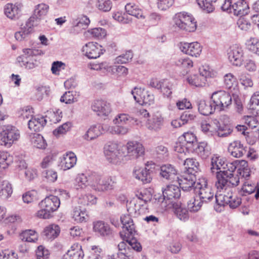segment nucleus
Wrapping results in <instances>:
<instances>
[{
    "instance_id": "62",
    "label": "nucleus",
    "mask_w": 259,
    "mask_h": 259,
    "mask_svg": "<svg viewBox=\"0 0 259 259\" xmlns=\"http://www.w3.org/2000/svg\"><path fill=\"white\" fill-rule=\"evenodd\" d=\"M178 65L185 69H189L193 67V61L189 58L180 59L178 62Z\"/></svg>"
},
{
    "instance_id": "61",
    "label": "nucleus",
    "mask_w": 259,
    "mask_h": 259,
    "mask_svg": "<svg viewBox=\"0 0 259 259\" xmlns=\"http://www.w3.org/2000/svg\"><path fill=\"white\" fill-rule=\"evenodd\" d=\"M28 27V29H22L21 31L16 32L15 34V37L17 40L22 41L25 39L30 34L31 30Z\"/></svg>"
},
{
    "instance_id": "33",
    "label": "nucleus",
    "mask_w": 259,
    "mask_h": 259,
    "mask_svg": "<svg viewBox=\"0 0 259 259\" xmlns=\"http://www.w3.org/2000/svg\"><path fill=\"white\" fill-rule=\"evenodd\" d=\"M72 215L74 221L77 223L85 222L88 219V215L85 209H82L80 206L74 207Z\"/></svg>"
},
{
    "instance_id": "47",
    "label": "nucleus",
    "mask_w": 259,
    "mask_h": 259,
    "mask_svg": "<svg viewBox=\"0 0 259 259\" xmlns=\"http://www.w3.org/2000/svg\"><path fill=\"white\" fill-rule=\"evenodd\" d=\"M88 32L92 36L99 39L104 38L106 35V30L101 27L90 29L88 30Z\"/></svg>"
},
{
    "instance_id": "60",
    "label": "nucleus",
    "mask_w": 259,
    "mask_h": 259,
    "mask_svg": "<svg viewBox=\"0 0 259 259\" xmlns=\"http://www.w3.org/2000/svg\"><path fill=\"white\" fill-rule=\"evenodd\" d=\"M53 211L45 208H40V209L38 210L37 213V216L41 219H49L52 217H53Z\"/></svg>"
},
{
    "instance_id": "25",
    "label": "nucleus",
    "mask_w": 259,
    "mask_h": 259,
    "mask_svg": "<svg viewBox=\"0 0 259 259\" xmlns=\"http://www.w3.org/2000/svg\"><path fill=\"white\" fill-rule=\"evenodd\" d=\"M21 5L16 4H7L4 8V13L6 16L11 19H18L21 13Z\"/></svg>"
},
{
    "instance_id": "8",
    "label": "nucleus",
    "mask_w": 259,
    "mask_h": 259,
    "mask_svg": "<svg viewBox=\"0 0 259 259\" xmlns=\"http://www.w3.org/2000/svg\"><path fill=\"white\" fill-rule=\"evenodd\" d=\"M217 181L215 184V187L217 189L215 194L221 190L225 189L226 190L228 183L231 184L233 186H237L239 183V179H238L235 182L233 181V174L231 171L227 170L220 171L216 172Z\"/></svg>"
},
{
    "instance_id": "38",
    "label": "nucleus",
    "mask_w": 259,
    "mask_h": 259,
    "mask_svg": "<svg viewBox=\"0 0 259 259\" xmlns=\"http://www.w3.org/2000/svg\"><path fill=\"white\" fill-rule=\"evenodd\" d=\"M219 126H218V130L215 132L219 137H225L229 135L233 131V128L230 124H225L223 122L218 121Z\"/></svg>"
},
{
    "instance_id": "31",
    "label": "nucleus",
    "mask_w": 259,
    "mask_h": 259,
    "mask_svg": "<svg viewBox=\"0 0 259 259\" xmlns=\"http://www.w3.org/2000/svg\"><path fill=\"white\" fill-rule=\"evenodd\" d=\"M103 128L101 124L92 126L84 135V139L87 140H93L102 134Z\"/></svg>"
},
{
    "instance_id": "57",
    "label": "nucleus",
    "mask_w": 259,
    "mask_h": 259,
    "mask_svg": "<svg viewBox=\"0 0 259 259\" xmlns=\"http://www.w3.org/2000/svg\"><path fill=\"white\" fill-rule=\"evenodd\" d=\"M236 78L231 74H227L224 76V83L226 88L231 89L233 87L234 84H236Z\"/></svg>"
},
{
    "instance_id": "23",
    "label": "nucleus",
    "mask_w": 259,
    "mask_h": 259,
    "mask_svg": "<svg viewBox=\"0 0 259 259\" xmlns=\"http://www.w3.org/2000/svg\"><path fill=\"white\" fill-rule=\"evenodd\" d=\"M198 110L199 113L204 116L209 115L214 112V104L210 100L209 101L204 100H200L197 102Z\"/></svg>"
},
{
    "instance_id": "21",
    "label": "nucleus",
    "mask_w": 259,
    "mask_h": 259,
    "mask_svg": "<svg viewBox=\"0 0 259 259\" xmlns=\"http://www.w3.org/2000/svg\"><path fill=\"white\" fill-rule=\"evenodd\" d=\"M93 230L98 235L102 237H109L112 234L109 225L101 221L94 223Z\"/></svg>"
},
{
    "instance_id": "4",
    "label": "nucleus",
    "mask_w": 259,
    "mask_h": 259,
    "mask_svg": "<svg viewBox=\"0 0 259 259\" xmlns=\"http://www.w3.org/2000/svg\"><path fill=\"white\" fill-rule=\"evenodd\" d=\"M44 54L40 50L24 49L23 54L17 58V61L21 67L28 70L32 69L40 65L39 56Z\"/></svg>"
},
{
    "instance_id": "63",
    "label": "nucleus",
    "mask_w": 259,
    "mask_h": 259,
    "mask_svg": "<svg viewBox=\"0 0 259 259\" xmlns=\"http://www.w3.org/2000/svg\"><path fill=\"white\" fill-rule=\"evenodd\" d=\"M42 176L51 182H55L57 179V174L52 170H45L42 172Z\"/></svg>"
},
{
    "instance_id": "52",
    "label": "nucleus",
    "mask_w": 259,
    "mask_h": 259,
    "mask_svg": "<svg viewBox=\"0 0 259 259\" xmlns=\"http://www.w3.org/2000/svg\"><path fill=\"white\" fill-rule=\"evenodd\" d=\"M60 102L66 104H71L77 101L76 98H74L72 92H66L61 97Z\"/></svg>"
},
{
    "instance_id": "41",
    "label": "nucleus",
    "mask_w": 259,
    "mask_h": 259,
    "mask_svg": "<svg viewBox=\"0 0 259 259\" xmlns=\"http://www.w3.org/2000/svg\"><path fill=\"white\" fill-rule=\"evenodd\" d=\"M6 133L9 137L11 138V140L13 144L17 141L20 138L19 131L14 126L8 125L5 129Z\"/></svg>"
},
{
    "instance_id": "44",
    "label": "nucleus",
    "mask_w": 259,
    "mask_h": 259,
    "mask_svg": "<svg viewBox=\"0 0 259 259\" xmlns=\"http://www.w3.org/2000/svg\"><path fill=\"white\" fill-rule=\"evenodd\" d=\"M238 79L241 83L245 87H252L253 85L250 75L246 72L239 73Z\"/></svg>"
},
{
    "instance_id": "3",
    "label": "nucleus",
    "mask_w": 259,
    "mask_h": 259,
    "mask_svg": "<svg viewBox=\"0 0 259 259\" xmlns=\"http://www.w3.org/2000/svg\"><path fill=\"white\" fill-rule=\"evenodd\" d=\"M120 221L123 231L120 233L121 238L126 240L132 249L138 252L141 251L142 247L135 236L138 233L131 216L129 214L122 215L120 217Z\"/></svg>"
},
{
    "instance_id": "1",
    "label": "nucleus",
    "mask_w": 259,
    "mask_h": 259,
    "mask_svg": "<svg viewBox=\"0 0 259 259\" xmlns=\"http://www.w3.org/2000/svg\"><path fill=\"white\" fill-rule=\"evenodd\" d=\"M76 182L75 188L76 190H89L91 188L98 192L113 189L114 183L111 178L102 179L101 176L96 172H92L88 176L83 174L79 175Z\"/></svg>"
},
{
    "instance_id": "24",
    "label": "nucleus",
    "mask_w": 259,
    "mask_h": 259,
    "mask_svg": "<svg viewBox=\"0 0 259 259\" xmlns=\"http://www.w3.org/2000/svg\"><path fill=\"white\" fill-rule=\"evenodd\" d=\"M228 150L232 156L239 158L246 153L247 147H243L240 141H235L230 144Z\"/></svg>"
},
{
    "instance_id": "34",
    "label": "nucleus",
    "mask_w": 259,
    "mask_h": 259,
    "mask_svg": "<svg viewBox=\"0 0 259 259\" xmlns=\"http://www.w3.org/2000/svg\"><path fill=\"white\" fill-rule=\"evenodd\" d=\"M90 23L89 18L86 16H83L76 24H73L71 32L74 34L79 33L82 29H86Z\"/></svg>"
},
{
    "instance_id": "26",
    "label": "nucleus",
    "mask_w": 259,
    "mask_h": 259,
    "mask_svg": "<svg viewBox=\"0 0 259 259\" xmlns=\"http://www.w3.org/2000/svg\"><path fill=\"white\" fill-rule=\"evenodd\" d=\"M60 233L59 226L56 224H51L44 228L41 236L44 239L53 240L58 236Z\"/></svg>"
},
{
    "instance_id": "9",
    "label": "nucleus",
    "mask_w": 259,
    "mask_h": 259,
    "mask_svg": "<svg viewBox=\"0 0 259 259\" xmlns=\"http://www.w3.org/2000/svg\"><path fill=\"white\" fill-rule=\"evenodd\" d=\"M132 94L136 102L142 105H151L154 103V96L145 89L135 87L132 91Z\"/></svg>"
},
{
    "instance_id": "28",
    "label": "nucleus",
    "mask_w": 259,
    "mask_h": 259,
    "mask_svg": "<svg viewBox=\"0 0 259 259\" xmlns=\"http://www.w3.org/2000/svg\"><path fill=\"white\" fill-rule=\"evenodd\" d=\"M184 172L188 175L196 176L199 169V163L196 159L193 158L186 159L184 163Z\"/></svg>"
},
{
    "instance_id": "53",
    "label": "nucleus",
    "mask_w": 259,
    "mask_h": 259,
    "mask_svg": "<svg viewBox=\"0 0 259 259\" xmlns=\"http://www.w3.org/2000/svg\"><path fill=\"white\" fill-rule=\"evenodd\" d=\"M13 189L9 182L4 181L0 185V193L2 194H12Z\"/></svg>"
},
{
    "instance_id": "30",
    "label": "nucleus",
    "mask_w": 259,
    "mask_h": 259,
    "mask_svg": "<svg viewBox=\"0 0 259 259\" xmlns=\"http://www.w3.org/2000/svg\"><path fill=\"white\" fill-rule=\"evenodd\" d=\"M47 123V120L44 116L33 117L28 122V127L30 130L39 132L41 130Z\"/></svg>"
},
{
    "instance_id": "42",
    "label": "nucleus",
    "mask_w": 259,
    "mask_h": 259,
    "mask_svg": "<svg viewBox=\"0 0 259 259\" xmlns=\"http://www.w3.org/2000/svg\"><path fill=\"white\" fill-rule=\"evenodd\" d=\"M77 158L74 153L69 152L67 153L66 157H64V167L66 169H69L76 164Z\"/></svg>"
},
{
    "instance_id": "13",
    "label": "nucleus",
    "mask_w": 259,
    "mask_h": 259,
    "mask_svg": "<svg viewBox=\"0 0 259 259\" xmlns=\"http://www.w3.org/2000/svg\"><path fill=\"white\" fill-rule=\"evenodd\" d=\"M243 51L237 45L230 47L228 51V58L234 65L240 66L243 61Z\"/></svg>"
},
{
    "instance_id": "15",
    "label": "nucleus",
    "mask_w": 259,
    "mask_h": 259,
    "mask_svg": "<svg viewBox=\"0 0 259 259\" xmlns=\"http://www.w3.org/2000/svg\"><path fill=\"white\" fill-rule=\"evenodd\" d=\"M92 109L98 116H107L111 112V107L109 103L103 100H95L91 106Z\"/></svg>"
},
{
    "instance_id": "59",
    "label": "nucleus",
    "mask_w": 259,
    "mask_h": 259,
    "mask_svg": "<svg viewBox=\"0 0 259 259\" xmlns=\"http://www.w3.org/2000/svg\"><path fill=\"white\" fill-rule=\"evenodd\" d=\"M0 259H18V257L13 250H5L0 252Z\"/></svg>"
},
{
    "instance_id": "45",
    "label": "nucleus",
    "mask_w": 259,
    "mask_h": 259,
    "mask_svg": "<svg viewBox=\"0 0 259 259\" xmlns=\"http://www.w3.org/2000/svg\"><path fill=\"white\" fill-rule=\"evenodd\" d=\"M225 162L219 157L213 156L211 159V168L210 170L212 173L214 172V170L220 169L222 166L225 168Z\"/></svg>"
},
{
    "instance_id": "5",
    "label": "nucleus",
    "mask_w": 259,
    "mask_h": 259,
    "mask_svg": "<svg viewBox=\"0 0 259 259\" xmlns=\"http://www.w3.org/2000/svg\"><path fill=\"white\" fill-rule=\"evenodd\" d=\"M175 25L186 32H194L197 28V22L191 15L185 12L177 13L174 17Z\"/></svg>"
},
{
    "instance_id": "29",
    "label": "nucleus",
    "mask_w": 259,
    "mask_h": 259,
    "mask_svg": "<svg viewBox=\"0 0 259 259\" xmlns=\"http://www.w3.org/2000/svg\"><path fill=\"white\" fill-rule=\"evenodd\" d=\"M181 138L184 139L185 148L189 153L194 150V147L198 143L196 136L191 132L184 133Z\"/></svg>"
},
{
    "instance_id": "20",
    "label": "nucleus",
    "mask_w": 259,
    "mask_h": 259,
    "mask_svg": "<svg viewBox=\"0 0 259 259\" xmlns=\"http://www.w3.org/2000/svg\"><path fill=\"white\" fill-rule=\"evenodd\" d=\"M127 155L132 158H137L144 154V149L142 145L137 142H129L125 147Z\"/></svg>"
},
{
    "instance_id": "32",
    "label": "nucleus",
    "mask_w": 259,
    "mask_h": 259,
    "mask_svg": "<svg viewBox=\"0 0 259 259\" xmlns=\"http://www.w3.org/2000/svg\"><path fill=\"white\" fill-rule=\"evenodd\" d=\"M205 197L201 195H195L194 200H191L187 202L188 207L191 212H195L200 209L202 203L207 202Z\"/></svg>"
},
{
    "instance_id": "54",
    "label": "nucleus",
    "mask_w": 259,
    "mask_h": 259,
    "mask_svg": "<svg viewBox=\"0 0 259 259\" xmlns=\"http://www.w3.org/2000/svg\"><path fill=\"white\" fill-rule=\"evenodd\" d=\"M71 126V123L70 122H66L54 130L53 134L56 136H58L61 134H65L69 131Z\"/></svg>"
},
{
    "instance_id": "7",
    "label": "nucleus",
    "mask_w": 259,
    "mask_h": 259,
    "mask_svg": "<svg viewBox=\"0 0 259 259\" xmlns=\"http://www.w3.org/2000/svg\"><path fill=\"white\" fill-rule=\"evenodd\" d=\"M210 99L214 104V109L218 111H224L229 108L232 102L231 95L228 92L222 90L213 92L211 95Z\"/></svg>"
},
{
    "instance_id": "11",
    "label": "nucleus",
    "mask_w": 259,
    "mask_h": 259,
    "mask_svg": "<svg viewBox=\"0 0 259 259\" xmlns=\"http://www.w3.org/2000/svg\"><path fill=\"white\" fill-rule=\"evenodd\" d=\"M156 164L154 163L149 164L148 162L144 168H140L134 171V176L141 181L144 184L150 183L153 174L155 169Z\"/></svg>"
},
{
    "instance_id": "6",
    "label": "nucleus",
    "mask_w": 259,
    "mask_h": 259,
    "mask_svg": "<svg viewBox=\"0 0 259 259\" xmlns=\"http://www.w3.org/2000/svg\"><path fill=\"white\" fill-rule=\"evenodd\" d=\"M215 204L214 209L217 212H221L225 209V207L228 205L230 207L234 209L239 206L241 203V199L237 195H214Z\"/></svg>"
},
{
    "instance_id": "43",
    "label": "nucleus",
    "mask_w": 259,
    "mask_h": 259,
    "mask_svg": "<svg viewBox=\"0 0 259 259\" xmlns=\"http://www.w3.org/2000/svg\"><path fill=\"white\" fill-rule=\"evenodd\" d=\"M161 88L160 89V92L163 94L165 97L167 98L170 97L172 94V84L167 79H162V83H161Z\"/></svg>"
},
{
    "instance_id": "51",
    "label": "nucleus",
    "mask_w": 259,
    "mask_h": 259,
    "mask_svg": "<svg viewBox=\"0 0 259 259\" xmlns=\"http://www.w3.org/2000/svg\"><path fill=\"white\" fill-rule=\"evenodd\" d=\"M67 255L69 256L70 259H82L84 256L81 246L76 250L71 249L68 250L67 252Z\"/></svg>"
},
{
    "instance_id": "14",
    "label": "nucleus",
    "mask_w": 259,
    "mask_h": 259,
    "mask_svg": "<svg viewBox=\"0 0 259 259\" xmlns=\"http://www.w3.org/2000/svg\"><path fill=\"white\" fill-rule=\"evenodd\" d=\"M154 172L158 173L161 178L169 180L175 179L177 175L175 167L170 164H163L161 166L156 165Z\"/></svg>"
},
{
    "instance_id": "56",
    "label": "nucleus",
    "mask_w": 259,
    "mask_h": 259,
    "mask_svg": "<svg viewBox=\"0 0 259 259\" xmlns=\"http://www.w3.org/2000/svg\"><path fill=\"white\" fill-rule=\"evenodd\" d=\"M155 152L159 158H167L169 155L167 148L163 145L157 146L155 149Z\"/></svg>"
},
{
    "instance_id": "64",
    "label": "nucleus",
    "mask_w": 259,
    "mask_h": 259,
    "mask_svg": "<svg viewBox=\"0 0 259 259\" xmlns=\"http://www.w3.org/2000/svg\"><path fill=\"white\" fill-rule=\"evenodd\" d=\"M174 4V0H158L157 6L159 9L165 11Z\"/></svg>"
},
{
    "instance_id": "37",
    "label": "nucleus",
    "mask_w": 259,
    "mask_h": 259,
    "mask_svg": "<svg viewBox=\"0 0 259 259\" xmlns=\"http://www.w3.org/2000/svg\"><path fill=\"white\" fill-rule=\"evenodd\" d=\"M187 80L190 84L196 87H203L206 81L204 77H202L199 74L190 75Z\"/></svg>"
},
{
    "instance_id": "55",
    "label": "nucleus",
    "mask_w": 259,
    "mask_h": 259,
    "mask_svg": "<svg viewBox=\"0 0 259 259\" xmlns=\"http://www.w3.org/2000/svg\"><path fill=\"white\" fill-rule=\"evenodd\" d=\"M134 119L126 114H121L118 115V118H115L116 123L121 124H129L134 121Z\"/></svg>"
},
{
    "instance_id": "12",
    "label": "nucleus",
    "mask_w": 259,
    "mask_h": 259,
    "mask_svg": "<svg viewBox=\"0 0 259 259\" xmlns=\"http://www.w3.org/2000/svg\"><path fill=\"white\" fill-rule=\"evenodd\" d=\"M179 47L182 52L193 57H198L202 51L201 46L198 42H180Z\"/></svg>"
},
{
    "instance_id": "50",
    "label": "nucleus",
    "mask_w": 259,
    "mask_h": 259,
    "mask_svg": "<svg viewBox=\"0 0 259 259\" xmlns=\"http://www.w3.org/2000/svg\"><path fill=\"white\" fill-rule=\"evenodd\" d=\"M11 140L5 130L0 133V145L9 148L13 145Z\"/></svg>"
},
{
    "instance_id": "35",
    "label": "nucleus",
    "mask_w": 259,
    "mask_h": 259,
    "mask_svg": "<svg viewBox=\"0 0 259 259\" xmlns=\"http://www.w3.org/2000/svg\"><path fill=\"white\" fill-rule=\"evenodd\" d=\"M248 109L253 115H259V92H255L251 97Z\"/></svg>"
},
{
    "instance_id": "58",
    "label": "nucleus",
    "mask_w": 259,
    "mask_h": 259,
    "mask_svg": "<svg viewBox=\"0 0 259 259\" xmlns=\"http://www.w3.org/2000/svg\"><path fill=\"white\" fill-rule=\"evenodd\" d=\"M240 17V18L238 20L237 22L239 28L244 31H247L249 29L251 26L250 23L242 16Z\"/></svg>"
},
{
    "instance_id": "39",
    "label": "nucleus",
    "mask_w": 259,
    "mask_h": 259,
    "mask_svg": "<svg viewBox=\"0 0 259 259\" xmlns=\"http://www.w3.org/2000/svg\"><path fill=\"white\" fill-rule=\"evenodd\" d=\"M217 1V0H196V2L201 9L206 11L207 13H209L214 11L215 7L213 4Z\"/></svg>"
},
{
    "instance_id": "17",
    "label": "nucleus",
    "mask_w": 259,
    "mask_h": 259,
    "mask_svg": "<svg viewBox=\"0 0 259 259\" xmlns=\"http://www.w3.org/2000/svg\"><path fill=\"white\" fill-rule=\"evenodd\" d=\"M105 154L107 159L112 163H116L123 157L125 156L122 149H118L116 144L109 145Z\"/></svg>"
},
{
    "instance_id": "49",
    "label": "nucleus",
    "mask_w": 259,
    "mask_h": 259,
    "mask_svg": "<svg viewBox=\"0 0 259 259\" xmlns=\"http://www.w3.org/2000/svg\"><path fill=\"white\" fill-rule=\"evenodd\" d=\"M133 57V54L132 51L129 50L121 55L118 56L116 58V61L118 63L125 64L131 60Z\"/></svg>"
},
{
    "instance_id": "16",
    "label": "nucleus",
    "mask_w": 259,
    "mask_h": 259,
    "mask_svg": "<svg viewBox=\"0 0 259 259\" xmlns=\"http://www.w3.org/2000/svg\"><path fill=\"white\" fill-rule=\"evenodd\" d=\"M95 45L93 42H90L87 44L82 48V51L85 52V56L89 59H96L103 54L105 51V50H102L101 48V46L96 43Z\"/></svg>"
},
{
    "instance_id": "22",
    "label": "nucleus",
    "mask_w": 259,
    "mask_h": 259,
    "mask_svg": "<svg viewBox=\"0 0 259 259\" xmlns=\"http://www.w3.org/2000/svg\"><path fill=\"white\" fill-rule=\"evenodd\" d=\"M191 153L196 154L202 159H206L211 154V148L207 142H198Z\"/></svg>"
},
{
    "instance_id": "48",
    "label": "nucleus",
    "mask_w": 259,
    "mask_h": 259,
    "mask_svg": "<svg viewBox=\"0 0 259 259\" xmlns=\"http://www.w3.org/2000/svg\"><path fill=\"white\" fill-rule=\"evenodd\" d=\"M162 194H180V188L174 184L168 185L165 188H162Z\"/></svg>"
},
{
    "instance_id": "46",
    "label": "nucleus",
    "mask_w": 259,
    "mask_h": 259,
    "mask_svg": "<svg viewBox=\"0 0 259 259\" xmlns=\"http://www.w3.org/2000/svg\"><path fill=\"white\" fill-rule=\"evenodd\" d=\"M97 6L100 11L108 12L111 10L112 4L110 0H98Z\"/></svg>"
},
{
    "instance_id": "40",
    "label": "nucleus",
    "mask_w": 259,
    "mask_h": 259,
    "mask_svg": "<svg viewBox=\"0 0 259 259\" xmlns=\"http://www.w3.org/2000/svg\"><path fill=\"white\" fill-rule=\"evenodd\" d=\"M31 142L34 147L38 149H45L47 144L44 137L40 134H34L31 138Z\"/></svg>"
},
{
    "instance_id": "2",
    "label": "nucleus",
    "mask_w": 259,
    "mask_h": 259,
    "mask_svg": "<svg viewBox=\"0 0 259 259\" xmlns=\"http://www.w3.org/2000/svg\"><path fill=\"white\" fill-rule=\"evenodd\" d=\"M155 197L150 199L153 203L160 204L166 209L173 208L175 214L181 220L186 221L189 219L188 210L182 205L179 200L181 195H154Z\"/></svg>"
},
{
    "instance_id": "27",
    "label": "nucleus",
    "mask_w": 259,
    "mask_h": 259,
    "mask_svg": "<svg viewBox=\"0 0 259 259\" xmlns=\"http://www.w3.org/2000/svg\"><path fill=\"white\" fill-rule=\"evenodd\" d=\"M249 8L245 0H234L232 10L235 15L243 16L248 14Z\"/></svg>"
},
{
    "instance_id": "36",
    "label": "nucleus",
    "mask_w": 259,
    "mask_h": 259,
    "mask_svg": "<svg viewBox=\"0 0 259 259\" xmlns=\"http://www.w3.org/2000/svg\"><path fill=\"white\" fill-rule=\"evenodd\" d=\"M163 123V119L160 115H154L148 120L147 127L149 129L155 131L161 129Z\"/></svg>"
},
{
    "instance_id": "18",
    "label": "nucleus",
    "mask_w": 259,
    "mask_h": 259,
    "mask_svg": "<svg viewBox=\"0 0 259 259\" xmlns=\"http://www.w3.org/2000/svg\"><path fill=\"white\" fill-rule=\"evenodd\" d=\"M60 205V199L56 195H48L39 203L40 208H45L53 212L57 210Z\"/></svg>"
},
{
    "instance_id": "10",
    "label": "nucleus",
    "mask_w": 259,
    "mask_h": 259,
    "mask_svg": "<svg viewBox=\"0 0 259 259\" xmlns=\"http://www.w3.org/2000/svg\"><path fill=\"white\" fill-rule=\"evenodd\" d=\"M49 9V6L44 3L35 6L33 15L26 24L27 27L31 28V26L38 25L42 17L47 14Z\"/></svg>"
},
{
    "instance_id": "19",
    "label": "nucleus",
    "mask_w": 259,
    "mask_h": 259,
    "mask_svg": "<svg viewBox=\"0 0 259 259\" xmlns=\"http://www.w3.org/2000/svg\"><path fill=\"white\" fill-rule=\"evenodd\" d=\"M126 240L120 242L118 245V252L116 255L113 254L110 256L109 259H133V256L132 254L131 248L127 246L124 242Z\"/></svg>"
}]
</instances>
